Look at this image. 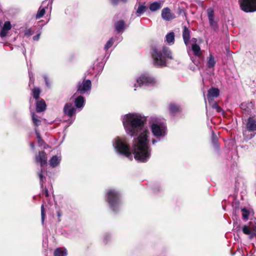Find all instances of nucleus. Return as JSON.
<instances>
[{"label":"nucleus","mask_w":256,"mask_h":256,"mask_svg":"<svg viewBox=\"0 0 256 256\" xmlns=\"http://www.w3.org/2000/svg\"><path fill=\"white\" fill-rule=\"evenodd\" d=\"M126 133L134 138L132 152L134 159L140 162H146L151 156L152 148L150 144V132L144 127V116L138 113H129L122 118Z\"/></svg>","instance_id":"1"},{"label":"nucleus","mask_w":256,"mask_h":256,"mask_svg":"<svg viewBox=\"0 0 256 256\" xmlns=\"http://www.w3.org/2000/svg\"><path fill=\"white\" fill-rule=\"evenodd\" d=\"M154 64L157 67L166 66L169 60L173 58L170 50L166 46L162 49L154 48L152 54Z\"/></svg>","instance_id":"2"},{"label":"nucleus","mask_w":256,"mask_h":256,"mask_svg":"<svg viewBox=\"0 0 256 256\" xmlns=\"http://www.w3.org/2000/svg\"><path fill=\"white\" fill-rule=\"evenodd\" d=\"M112 146L117 154L124 156L130 160H132V154L127 138L120 136L115 138L112 140Z\"/></svg>","instance_id":"3"},{"label":"nucleus","mask_w":256,"mask_h":256,"mask_svg":"<svg viewBox=\"0 0 256 256\" xmlns=\"http://www.w3.org/2000/svg\"><path fill=\"white\" fill-rule=\"evenodd\" d=\"M150 128L152 135L154 136L152 140L154 145L164 139L167 134V127L164 122H154L150 124Z\"/></svg>","instance_id":"4"},{"label":"nucleus","mask_w":256,"mask_h":256,"mask_svg":"<svg viewBox=\"0 0 256 256\" xmlns=\"http://www.w3.org/2000/svg\"><path fill=\"white\" fill-rule=\"evenodd\" d=\"M106 198L110 208L114 212H118L121 206L120 193L114 189L108 190Z\"/></svg>","instance_id":"5"},{"label":"nucleus","mask_w":256,"mask_h":256,"mask_svg":"<svg viewBox=\"0 0 256 256\" xmlns=\"http://www.w3.org/2000/svg\"><path fill=\"white\" fill-rule=\"evenodd\" d=\"M36 162L40 163L42 167L41 170L38 172V175L40 179V184L42 187H43V179L44 178L45 174L44 168L46 164L47 155L44 151L40 152L38 155L36 156Z\"/></svg>","instance_id":"6"},{"label":"nucleus","mask_w":256,"mask_h":256,"mask_svg":"<svg viewBox=\"0 0 256 256\" xmlns=\"http://www.w3.org/2000/svg\"><path fill=\"white\" fill-rule=\"evenodd\" d=\"M156 80L148 74H144L140 76L136 79V84H134V87H136V84L139 86H153L156 84Z\"/></svg>","instance_id":"7"},{"label":"nucleus","mask_w":256,"mask_h":256,"mask_svg":"<svg viewBox=\"0 0 256 256\" xmlns=\"http://www.w3.org/2000/svg\"><path fill=\"white\" fill-rule=\"evenodd\" d=\"M240 8L246 12H256V0H238Z\"/></svg>","instance_id":"8"},{"label":"nucleus","mask_w":256,"mask_h":256,"mask_svg":"<svg viewBox=\"0 0 256 256\" xmlns=\"http://www.w3.org/2000/svg\"><path fill=\"white\" fill-rule=\"evenodd\" d=\"M52 0H44L38 10L36 14V18L39 19L42 18L44 16L46 10H49V11L50 12L52 8Z\"/></svg>","instance_id":"9"},{"label":"nucleus","mask_w":256,"mask_h":256,"mask_svg":"<svg viewBox=\"0 0 256 256\" xmlns=\"http://www.w3.org/2000/svg\"><path fill=\"white\" fill-rule=\"evenodd\" d=\"M77 92L80 94H89L92 88V82L89 80H84L79 82L78 85Z\"/></svg>","instance_id":"10"},{"label":"nucleus","mask_w":256,"mask_h":256,"mask_svg":"<svg viewBox=\"0 0 256 256\" xmlns=\"http://www.w3.org/2000/svg\"><path fill=\"white\" fill-rule=\"evenodd\" d=\"M207 15L210 27L214 31H218V26L217 20H214V10L213 8H209L207 10Z\"/></svg>","instance_id":"11"},{"label":"nucleus","mask_w":256,"mask_h":256,"mask_svg":"<svg viewBox=\"0 0 256 256\" xmlns=\"http://www.w3.org/2000/svg\"><path fill=\"white\" fill-rule=\"evenodd\" d=\"M76 108H74L72 103H66L64 106V112L69 117H72L76 114Z\"/></svg>","instance_id":"12"},{"label":"nucleus","mask_w":256,"mask_h":256,"mask_svg":"<svg viewBox=\"0 0 256 256\" xmlns=\"http://www.w3.org/2000/svg\"><path fill=\"white\" fill-rule=\"evenodd\" d=\"M220 90L216 88H211L208 90L207 100L210 104H211L213 99L219 96Z\"/></svg>","instance_id":"13"},{"label":"nucleus","mask_w":256,"mask_h":256,"mask_svg":"<svg viewBox=\"0 0 256 256\" xmlns=\"http://www.w3.org/2000/svg\"><path fill=\"white\" fill-rule=\"evenodd\" d=\"M162 17L166 20H170L174 18V14H172L170 10L168 8H164L162 10Z\"/></svg>","instance_id":"14"},{"label":"nucleus","mask_w":256,"mask_h":256,"mask_svg":"<svg viewBox=\"0 0 256 256\" xmlns=\"http://www.w3.org/2000/svg\"><path fill=\"white\" fill-rule=\"evenodd\" d=\"M12 26L10 22L6 21L4 22L1 31L0 32V36L3 38L7 36L8 31L11 29Z\"/></svg>","instance_id":"15"},{"label":"nucleus","mask_w":256,"mask_h":256,"mask_svg":"<svg viewBox=\"0 0 256 256\" xmlns=\"http://www.w3.org/2000/svg\"><path fill=\"white\" fill-rule=\"evenodd\" d=\"M168 110L172 115H174L180 110V106L179 104L172 102L168 105Z\"/></svg>","instance_id":"16"},{"label":"nucleus","mask_w":256,"mask_h":256,"mask_svg":"<svg viewBox=\"0 0 256 256\" xmlns=\"http://www.w3.org/2000/svg\"><path fill=\"white\" fill-rule=\"evenodd\" d=\"M246 128L250 132L256 130V120L252 118H249L246 124Z\"/></svg>","instance_id":"17"},{"label":"nucleus","mask_w":256,"mask_h":256,"mask_svg":"<svg viewBox=\"0 0 256 256\" xmlns=\"http://www.w3.org/2000/svg\"><path fill=\"white\" fill-rule=\"evenodd\" d=\"M182 38L185 44L188 46L190 38V31L186 26L184 27Z\"/></svg>","instance_id":"18"},{"label":"nucleus","mask_w":256,"mask_h":256,"mask_svg":"<svg viewBox=\"0 0 256 256\" xmlns=\"http://www.w3.org/2000/svg\"><path fill=\"white\" fill-rule=\"evenodd\" d=\"M46 104L42 100H37L36 102V110L38 112H44L46 110Z\"/></svg>","instance_id":"19"},{"label":"nucleus","mask_w":256,"mask_h":256,"mask_svg":"<svg viewBox=\"0 0 256 256\" xmlns=\"http://www.w3.org/2000/svg\"><path fill=\"white\" fill-rule=\"evenodd\" d=\"M68 254V251L64 248H56L54 252V256H66Z\"/></svg>","instance_id":"20"},{"label":"nucleus","mask_w":256,"mask_h":256,"mask_svg":"<svg viewBox=\"0 0 256 256\" xmlns=\"http://www.w3.org/2000/svg\"><path fill=\"white\" fill-rule=\"evenodd\" d=\"M125 22L122 20L116 22L114 24L116 30L118 32H122L125 28Z\"/></svg>","instance_id":"21"},{"label":"nucleus","mask_w":256,"mask_h":256,"mask_svg":"<svg viewBox=\"0 0 256 256\" xmlns=\"http://www.w3.org/2000/svg\"><path fill=\"white\" fill-rule=\"evenodd\" d=\"M216 64V60H215L214 56L210 53L207 58V66L209 68H213L215 66Z\"/></svg>","instance_id":"22"},{"label":"nucleus","mask_w":256,"mask_h":256,"mask_svg":"<svg viewBox=\"0 0 256 256\" xmlns=\"http://www.w3.org/2000/svg\"><path fill=\"white\" fill-rule=\"evenodd\" d=\"M75 106L77 108H82L84 106V98L80 96H78L74 100Z\"/></svg>","instance_id":"23"},{"label":"nucleus","mask_w":256,"mask_h":256,"mask_svg":"<svg viewBox=\"0 0 256 256\" xmlns=\"http://www.w3.org/2000/svg\"><path fill=\"white\" fill-rule=\"evenodd\" d=\"M242 232L244 234L248 235L250 238H253V237L255 235V232L254 231V230H251L246 225L243 226Z\"/></svg>","instance_id":"24"},{"label":"nucleus","mask_w":256,"mask_h":256,"mask_svg":"<svg viewBox=\"0 0 256 256\" xmlns=\"http://www.w3.org/2000/svg\"><path fill=\"white\" fill-rule=\"evenodd\" d=\"M60 161V158L56 156H52L50 160V164L52 167L56 166Z\"/></svg>","instance_id":"25"},{"label":"nucleus","mask_w":256,"mask_h":256,"mask_svg":"<svg viewBox=\"0 0 256 256\" xmlns=\"http://www.w3.org/2000/svg\"><path fill=\"white\" fill-rule=\"evenodd\" d=\"M161 8V3L160 2H154L152 3L149 6L150 10L152 12H155L159 10Z\"/></svg>","instance_id":"26"},{"label":"nucleus","mask_w":256,"mask_h":256,"mask_svg":"<svg viewBox=\"0 0 256 256\" xmlns=\"http://www.w3.org/2000/svg\"><path fill=\"white\" fill-rule=\"evenodd\" d=\"M166 40L168 44H172L174 41V34L173 32L168 33L166 36Z\"/></svg>","instance_id":"27"},{"label":"nucleus","mask_w":256,"mask_h":256,"mask_svg":"<svg viewBox=\"0 0 256 256\" xmlns=\"http://www.w3.org/2000/svg\"><path fill=\"white\" fill-rule=\"evenodd\" d=\"M32 120L34 126H38L41 124V120L40 117L36 115L34 112H32Z\"/></svg>","instance_id":"28"},{"label":"nucleus","mask_w":256,"mask_h":256,"mask_svg":"<svg viewBox=\"0 0 256 256\" xmlns=\"http://www.w3.org/2000/svg\"><path fill=\"white\" fill-rule=\"evenodd\" d=\"M146 9V6L144 5V3H140L138 4V8L136 10V14L138 16L144 14Z\"/></svg>","instance_id":"29"},{"label":"nucleus","mask_w":256,"mask_h":256,"mask_svg":"<svg viewBox=\"0 0 256 256\" xmlns=\"http://www.w3.org/2000/svg\"><path fill=\"white\" fill-rule=\"evenodd\" d=\"M192 50L193 51L194 55L200 56L201 54L200 48L196 44H193L192 46Z\"/></svg>","instance_id":"30"},{"label":"nucleus","mask_w":256,"mask_h":256,"mask_svg":"<svg viewBox=\"0 0 256 256\" xmlns=\"http://www.w3.org/2000/svg\"><path fill=\"white\" fill-rule=\"evenodd\" d=\"M40 93V89L38 88H34L32 90V95L34 98L36 100H38L39 98Z\"/></svg>","instance_id":"31"},{"label":"nucleus","mask_w":256,"mask_h":256,"mask_svg":"<svg viewBox=\"0 0 256 256\" xmlns=\"http://www.w3.org/2000/svg\"><path fill=\"white\" fill-rule=\"evenodd\" d=\"M114 39L113 38H111L108 41V42H106V44L104 47V49L106 50H108V48H110V47L112 46L114 44Z\"/></svg>","instance_id":"32"},{"label":"nucleus","mask_w":256,"mask_h":256,"mask_svg":"<svg viewBox=\"0 0 256 256\" xmlns=\"http://www.w3.org/2000/svg\"><path fill=\"white\" fill-rule=\"evenodd\" d=\"M241 212H242L243 219L244 220H248V216L250 214L249 211L247 210L246 208H243L241 210Z\"/></svg>","instance_id":"33"},{"label":"nucleus","mask_w":256,"mask_h":256,"mask_svg":"<svg viewBox=\"0 0 256 256\" xmlns=\"http://www.w3.org/2000/svg\"><path fill=\"white\" fill-rule=\"evenodd\" d=\"M212 143L213 146L216 148H218V140L216 136L214 134V132H212Z\"/></svg>","instance_id":"34"},{"label":"nucleus","mask_w":256,"mask_h":256,"mask_svg":"<svg viewBox=\"0 0 256 256\" xmlns=\"http://www.w3.org/2000/svg\"><path fill=\"white\" fill-rule=\"evenodd\" d=\"M210 104H212V108L216 110L218 112H223L222 108L217 103L214 102L212 104V102Z\"/></svg>","instance_id":"35"},{"label":"nucleus","mask_w":256,"mask_h":256,"mask_svg":"<svg viewBox=\"0 0 256 256\" xmlns=\"http://www.w3.org/2000/svg\"><path fill=\"white\" fill-rule=\"evenodd\" d=\"M41 218H42V224H44V219H45V212H44V204H42L41 206Z\"/></svg>","instance_id":"36"},{"label":"nucleus","mask_w":256,"mask_h":256,"mask_svg":"<svg viewBox=\"0 0 256 256\" xmlns=\"http://www.w3.org/2000/svg\"><path fill=\"white\" fill-rule=\"evenodd\" d=\"M34 34L33 32H32V30L28 28V29H26L25 32H24V35L26 36H32V34Z\"/></svg>","instance_id":"37"},{"label":"nucleus","mask_w":256,"mask_h":256,"mask_svg":"<svg viewBox=\"0 0 256 256\" xmlns=\"http://www.w3.org/2000/svg\"><path fill=\"white\" fill-rule=\"evenodd\" d=\"M110 234H106L104 237V242L106 244L108 243V240L110 239Z\"/></svg>","instance_id":"38"},{"label":"nucleus","mask_w":256,"mask_h":256,"mask_svg":"<svg viewBox=\"0 0 256 256\" xmlns=\"http://www.w3.org/2000/svg\"><path fill=\"white\" fill-rule=\"evenodd\" d=\"M29 77H30V84H33L34 82V78H33L32 74L30 72H28Z\"/></svg>","instance_id":"39"},{"label":"nucleus","mask_w":256,"mask_h":256,"mask_svg":"<svg viewBox=\"0 0 256 256\" xmlns=\"http://www.w3.org/2000/svg\"><path fill=\"white\" fill-rule=\"evenodd\" d=\"M44 82H45L46 85L48 86H50V84L49 82V80H48V77L44 75Z\"/></svg>","instance_id":"40"},{"label":"nucleus","mask_w":256,"mask_h":256,"mask_svg":"<svg viewBox=\"0 0 256 256\" xmlns=\"http://www.w3.org/2000/svg\"><path fill=\"white\" fill-rule=\"evenodd\" d=\"M38 142L40 146H44V142L42 138L38 139Z\"/></svg>","instance_id":"41"},{"label":"nucleus","mask_w":256,"mask_h":256,"mask_svg":"<svg viewBox=\"0 0 256 256\" xmlns=\"http://www.w3.org/2000/svg\"><path fill=\"white\" fill-rule=\"evenodd\" d=\"M37 139H40L41 136H40V132H38V130L36 128L35 129Z\"/></svg>","instance_id":"42"},{"label":"nucleus","mask_w":256,"mask_h":256,"mask_svg":"<svg viewBox=\"0 0 256 256\" xmlns=\"http://www.w3.org/2000/svg\"><path fill=\"white\" fill-rule=\"evenodd\" d=\"M112 4L116 5L120 0H110Z\"/></svg>","instance_id":"43"},{"label":"nucleus","mask_w":256,"mask_h":256,"mask_svg":"<svg viewBox=\"0 0 256 256\" xmlns=\"http://www.w3.org/2000/svg\"><path fill=\"white\" fill-rule=\"evenodd\" d=\"M40 34H36V36H34L33 37V40H38L40 38Z\"/></svg>","instance_id":"44"},{"label":"nucleus","mask_w":256,"mask_h":256,"mask_svg":"<svg viewBox=\"0 0 256 256\" xmlns=\"http://www.w3.org/2000/svg\"><path fill=\"white\" fill-rule=\"evenodd\" d=\"M44 193L46 197H48L49 196V194L48 192V190L46 188H45L44 190Z\"/></svg>","instance_id":"45"},{"label":"nucleus","mask_w":256,"mask_h":256,"mask_svg":"<svg viewBox=\"0 0 256 256\" xmlns=\"http://www.w3.org/2000/svg\"><path fill=\"white\" fill-rule=\"evenodd\" d=\"M246 104H245V103L242 104H241V108H242L246 110Z\"/></svg>","instance_id":"46"},{"label":"nucleus","mask_w":256,"mask_h":256,"mask_svg":"<svg viewBox=\"0 0 256 256\" xmlns=\"http://www.w3.org/2000/svg\"><path fill=\"white\" fill-rule=\"evenodd\" d=\"M56 214H57L58 217L59 218L62 216V213L60 210L57 212Z\"/></svg>","instance_id":"47"},{"label":"nucleus","mask_w":256,"mask_h":256,"mask_svg":"<svg viewBox=\"0 0 256 256\" xmlns=\"http://www.w3.org/2000/svg\"><path fill=\"white\" fill-rule=\"evenodd\" d=\"M30 146L32 150L34 149V144L33 142L30 143Z\"/></svg>","instance_id":"48"},{"label":"nucleus","mask_w":256,"mask_h":256,"mask_svg":"<svg viewBox=\"0 0 256 256\" xmlns=\"http://www.w3.org/2000/svg\"><path fill=\"white\" fill-rule=\"evenodd\" d=\"M192 42H193V44H196L197 40L196 38H192Z\"/></svg>","instance_id":"49"},{"label":"nucleus","mask_w":256,"mask_h":256,"mask_svg":"<svg viewBox=\"0 0 256 256\" xmlns=\"http://www.w3.org/2000/svg\"><path fill=\"white\" fill-rule=\"evenodd\" d=\"M73 121L74 120H70V122H69V124H72L73 122Z\"/></svg>","instance_id":"50"},{"label":"nucleus","mask_w":256,"mask_h":256,"mask_svg":"<svg viewBox=\"0 0 256 256\" xmlns=\"http://www.w3.org/2000/svg\"><path fill=\"white\" fill-rule=\"evenodd\" d=\"M128 0H120V1L123 2H126Z\"/></svg>","instance_id":"51"},{"label":"nucleus","mask_w":256,"mask_h":256,"mask_svg":"<svg viewBox=\"0 0 256 256\" xmlns=\"http://www.w3.org/2000/svg\"><path fill=\"white\" fill-rule=\"evenodd\" d=\"M2 22L0 21V26H1Z\"/></svg>","instance_id":"52"}]
</instances>
